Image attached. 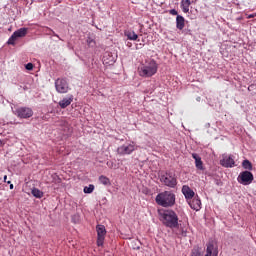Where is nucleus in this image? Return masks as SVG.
<instances>
[{"label":"nucleus","instance_id":"obj_34","mask_svg":"<svg viewBox=\"0 0 256 256\" xmlns=\"http://www.w3.org/2000/svg\"><path fill=\"white\" fill-rule=\"evenodd\" d=\"M104 63H111V62H107V60H105V56H104Z\"/></svg>","mask_w":256,"mask_h":256},{"label":"nucleus","instance_id":"obj_19","mask_svg":"<svg viewBox=\"0 0 256 256\" xmlns=\"http://www.w3.org/2000/svg\"><path fill=\"white\" fill-rule=\"evenodd\" d=\"M243 169H246V171H253V164H251V161L244 160L242 162Z\"/></svg>","mask_w":256,"mask_h":256},{"label":"nucleus","instance_id":"obj_30","mask_svg":"<svg viewBox=\"0 0 256 256\" xmlns=\"http://www.w3.org/2000/svg\"><path fill=\"white\" fill-rule=\"evenodd\" d=\"M186 3V5H189L191 7V5L193 4V2L191 0H182Z\"/></svg>","mask_w":256,"mask_h":256},{"label":"nucleus","instance_id":"obj_9","mask_svg":"<svg viewBox=\"0 0 256 256\" xmlns=\"http://www.w3.org/2000/svg\"><path fill=\"white\" fill-rule=\"evenodd\" d=\"M219 255V247L217 246V242L215 240H209L206 244V254L204 256H218Z\"/></svg>","mask_w":256,"mask_h":256},{"label":"nucleus","instance_id":"obj_16","mask_svg":"<svg viewBox=\"0 0 256 256\" xmlns=\"http://www.w3.org/2000/svg\"><path fill=\"white\" fill-rule=\"evenodd\" d=\"M189 205L191 209H194V211H199V209H201V200L199 198H193L189 202Z\"/></svg>","mask_w":256,"mask_h":256},{"label":"nucleus","instance_id":"obj_13","mask_svg":"<svg viewBox=\"0 0 256 256\" xmlns=\"http://www.w3.org/2000/svg\"><path fill=\"white\" fill-rule=\"evenodd\" d=\"M192 158L195 160L196 169H198L199 171H204L205 167H203V160H201V158L199 157V154L193 153Z\"/></svg>","mask_w":256,"mask_h":256},{"label":"nucleus","instance_id":"obj_10","mask_svg":"<svg viewBox=\"0 0 256 256\" xmlns=\"http://www.w3.org/2000/svg\"><path fill=\"white\" fill-rule=\"evenodd\" d=\"M55 87L58 93H68L69 91V83H67L65 78H58L55 81Z\"/></svg>","mask_w":256,"mask_h":256},{"label":"nucleus","instance_id":"obj_21","mask_svg":"<svg viewBox=\"0 0 256 256\" xmlns=\"http://www.w3.org/2000/svg\"><path fill=\"white\" fill-rule=\"evenodd\" d=\"M99 182L102 184V185H111V180H109V178L107 176H103L101 175L99 177Z\"/></svg>","mask_w":256,"mask_h":256},{"label":"nucleus","instance_id":"obj_15","mask_svg":"<svg viewBox=\"0 0 256 256\" xmlns=\"http://www.w3.org/2000/svg\"><path fill=\"white\" fill-rule=\"evenodd\" d=\"M182 193L186 197V199H193L195 197V192L187 185H184L182 187Z\"/></svg>","mask_w":256,"mask_h":256},{"label":"nucleus","instance_id":"obj_32","mask_svg":"<svg viewBox=\"0 0 256 256\" xmlns=\"http://www.w3.org/2000/svg\"><path fill=\"white\" fill-rule=\"evenodd\" d=\"M4 183H7V175L4 176Z\"/></svg>","mask_w":256,"mask_h":256},{"label":"nucleus","instance_id":"obj_8","mask_svg":"<svg viewBox=\"0 0 256 256\" xmlns=\"http://www.w3.org/2000/svg\"><path fill=\"white\" fill-rule=\"evenodd\" d=\"M96 232H97V246L103 247V244L105 243V237L107 235V229H105L104 225H97Z\"/></svg>","mask_w":256,"mask_h":256},{"label":"nucleus","instance_id":"obj_1","mask_svg":"<svg viewBox=\"0 0 256 256\" xmlns=\"http://www.w3.org/2000/svg\"><path fill=\"white\" fill-rule=\"evenodd\" d=\"M160 221L170 229L179 227V216L173 210H159Z\"/></svg>","mask_w":256,"mask_h":256},{"label":"nucleus","instance_id":"obj_36","mask_svg":"<svg viewBox=\"0 0 256 256\" xmlns=\"http://www.w3.org/2000/svg\"><path fill=\"white\" fill-rule=\"evenodd\" d=\"M13 188H14L13 184H10V189H13Z\"/></svg>","mask_w":256,"mask_h":256},{"label":"nucleus","instance_id":"obj_2","mask_svg":"<svg viewBox=\"0 0 256 256\" xmlns=\"http://www.w3.org/2000/svg\"><path fill=\"white\" fill-rule=\"evenodd\" d=\"M175 200V193L172 191L161 192L155 198L157 205H160V207H173Z\"/></svg>","mask_w":256,"mask_h":256},{"label":"nucleus","instance_id":"obj_3","mask_svg":"<svg viewBox=\"0 0 256 256\" xmlns=\"http://www.w3.org/2000/svg\"><path fill=\"white\" fill-rule=\"evenodd\" d=\"M159 66L154 59L146 61L142 66L138 69L140 77H153L157 73V69Z\"/></svg>","mask_w":256,"mask_h":256},{"label":"nucleus","instance_id":"obj_24","mask_svg":"<svg viewBox=\"0 0 256 256\" xmlns=\"http://www.w3.org/2000/svg\"><path fill=\"white\" fill-rule=\"evenodd\" d=\"M191 256H201V248L199 247L193 248L191 252Z\"/></svg>","mask_w":256,"mask_h":256},{"label":"nucleus","instance_id":"obj_4","mask_svg":"<svg viewBox=\"0 0 256 256\" xmlns=\"http://www.w3.org/2000/svg\"><path fill=\"white\" fill-rule=\"evenodd\" d=\"M160 181L163 185H165L166 187H170L171 189L177 187V175H175L174 172L168 171L165 174L161 175Z\"/></svg>","mask_w":256,"mask_h":256},{"label":"nucleus","instance_id":"obj_7","mask_svg":"<svg viewBox=\"0 0 256 256\" xmlns=\"http://www.w3.org/2000/svg\"><path fill=\"white\" fill-rule=\"evenodd\" d=\"M137 150V146L135 145V143H130V144H124L121 145L117 148V153L118 155L121 156H125V155H131V153H133V151Z\"/></svg>","mask_w":256,"mask_h":256},{"label":"nucleus","instance_id":"obj_28","mask_svg":"<svg viewBox=\"0 0 256 256\" xmlns=\"http://www.w3.org/2000/svg\"><path fill=\"white\" fill-rule=\"evenodd\" d=\"M169 13H170V15H177L178 14L177 10H175V9H171L169 11Z\"/></svg>","mask_w":256,"mask_h":256},{"label":"nucleus","instance_id":"obj_12","mask_svg":"<svg viewBox=\"0 0 256 256\" xmlns=\"http://www.w3.org/2000/svg\"><path fill=\"white\" fill-rule=\"evenodd\" d=\"M220 165L226 168L235 167V160L231 155H224L223 158L220 160Z\"/></svg>","mask_w":256,"mask_h":256},{"label":"nucleus","instance_id":"obj_29","mask_svg":"<svg viewBox=\"0 0 256 256\" xmlns=\"http://www.w3.org/2000/svg\"><path fill=\"white\" fill-rule=\"evenodd\" d=\"M51 33H52L53 37H57L61 41V37H59V35H57V33H55V31L51 30Z\"/></svg>","mask_w":256,"mask_h":256},{"label":"nucleus","instance_id":"obj_35","mask_svg":"<svg viewBox=\"0 0 256 256\" xmlns=\"http://www.w3.org/2000/svg\"><path fill=\"white\" fill-rule=\"evenodd\" d=\"M6 183H7L8 185H11V181H6Z\"/></svg>","mask_w":256,"mask_h":256},{"label":"nucleus","instance_id":"obj_20","mask_svg":"<svg viewBox=\"0 0 256 256\" xmlns=\"http://www.w3.org/2000/svg\"><path fill=\"white\" fill-rule=\"evenodd\" d=\"M31 193L33 197H36V199H41V197H43V192L37 188L32 189Z\"/></svg>","mask_w":256,"mask_h":256},{"label":"nucleus","instance_id":"obj_14","mask_svg":"<svg viewBox=\"0 0 256 256\" xmlns=\"http://www.w3.org/2000/svg\"><path fill=\"white\" fill-rule=\"evenodd\" d=\"M71 103H73V95H69L68 97L63 98L58 104L61 109H67Z\"/></svg>","mask_w":256,"mask_h":256},{"label":"nucleus","instance_id":"obj_31","mask_svg":"<svg viewBox=\"0 0 256 256\" xmlns=\"http://www.w3.org/2000/svg\"><path fill=\"white\" fill-rule=\"evenodd\" d=\"M254 17H256L255 14L248 15V19H253Z\"/></svg>","mask_w":256,"mask_h":256},{"label":"nucleus","instance_id":"obj_27","mask_svg":"<svg viewBox=\"0 0 256 256\" xmlns=\"http://www.w3.org/2000/svg\"><path fill=\"white\" fill-rule=\"evenodd\" d=\"M58 123V125H60L61 127H67V121L65 120H60Z\"/></svg>","mask_w":256,"mask_h":256},{"label":"nucleus","instance_id":"obj_33","mask_svg":"<svg viewBox=\"0 0 256 256\" xmlns=\"http://www.w3.org/2000/svg\"><path fill=\"white\" fill-rule=\"evenodd\" d=\"M192 3H193V4L197 3V0H192Z\"/></svg>","mask_w":256,"mask_h":256},{"label":"nucleus","instance_id":"obj_18","mask_svg":"<svg viewBox=\"0 0 256 256\" xmlns=\"http://www.w3.org/2000/svg\"><path fill=\"white\" fill-rule=\"evenodd\" d=\"M125 36L130 41H137V39H139V36L135 33V31H127L125 32Z\"/></svg>","mask_w":256,"mask_h":256},{"label":"nucleus","instance_id":"obj_17","mask_svg":"<svg viewBox=\"0 0 256 256\" xmlns=\"http://www.w3.org/2000/svg\"><path fill=\"white\" fill-rule=\"evenodd\" d=\"M176 27L180 31H183V29L185 28V18L183 16L178 15L176 17Z\"/></svg>","mask_w":256,"mask_h":256},{"label":"nucleus","instance_id":"obj_11","mask_svg":"<svg viewBox=\"0 0 256 256\" xmlns=\"http://www.w3.org/2000/svg\"><path fill=\"white\" fill-rule=\"evenodd\" d=\"M27 35V28H20L16 30L11 37L8 39V45H15V41L21 37H25Z\"/></svg>","mask_w":256,"mask_h":256},{"label":"nucleus","instance_id":"obj_5","mask_svg":"<svg viewBox=\"0 0 256 256\" xmlns=\"http://www.w3.org/2000/svg\"><path fill=\"white\" fill-rule=\"evenodd\" d=\"M254 179L253 173L247 170L241 172L237 177V181L240 185H251Z\"/></svg>","mask_w":256,"mask_h":256},{"label":"nucleus","instance_id":"obj_23","mask_svg":"<svg viewBox=\"0 0 256 256\" xmlns=\"http://www.w3.org/2000/svg\"><path fill=\"white\" fill-rule=\"evenodd\" d=\"M95 191V186L93 184H90L89 186L84 187V193H93Z\"/></svg>","mask_w":256,"mask_h":256},{"label":"nucleus","instance_id":"obj_6","mask_svg":"<svg viewBox=\"0 0 256 256\" xmlns=\"http://www.w3.org/2000/svg\"><path fill=\"white\" fill-rule=\"evenodd\" d=\"M14 115L19 119H29L33 115V109L29 107H18L15 109Z\"/></svg>","mask_w":256,"mask_h":256},{"label":"nucleus","instance_id":"obj_26","mask_svg":"<svg viewBox=\"0 0 256 256\" xmlns=\"http://www.w3.org/2000/svg\"><path fill=\"white\" fill-rule=\"evenodd\" d=\"M33 67V63H28L26 64L25 69H27V71H33Z\"/></svg>","mask_w":256,"mask_h":256},{"label":"nucleus","instance_id":"obj_22","mask_svg":"<svg viewBox=\"0 0 256 256\" xmlns=\"http://www.w3.org/2000/svg\"><path fill=\"white\" fill-rule=\"evenodd\" d=\"M189 4L185 3L183 0L181 1V9L183 13H189Z\"/></svg>","mask_w":256,"mask_h":256},{"label":"nucleus","instance_id":"obj_25","mask_svg":"<svg viewBox=\"0 0 256 256\" xmlns=\"http://www.w3.org/2000/svg\"><path fill=\"white\" fill-rule=\"evenodd\" d=\"M86 41H87V45H89V47H95V39L88 37Z\"/></svg>","mask_w":256,"mask_h":256}]
</instances>
